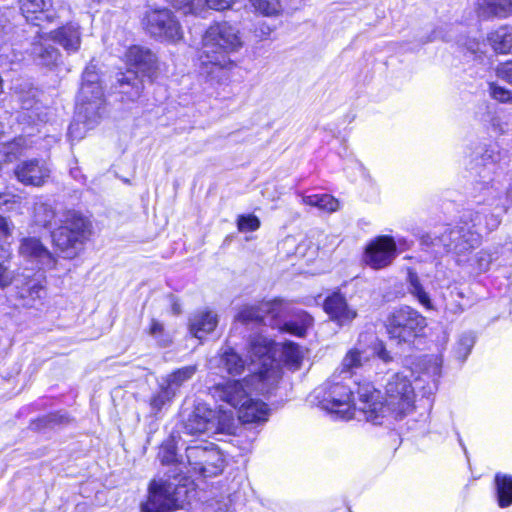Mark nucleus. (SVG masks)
Returning a JSON list of instances; mask_svg holds the SVG:
<instances>
[{
    "label": "nucleus",
    "instance_id": "1",
    "mask_svg": "<svg viewBox=\"0 0 512 512\" xmlns=\"http://www.w3.org/2000/svg\"><path fill=\"white\" fill-rule=\"evenodd\" d=\"M243 46L239 28L229 22L210 25L201 39L197 61L200 75L211 85L226 84L236 63L231 54Z\"/></svg>",
    "mask_w": 512,
    "mask_h": 512
},
{
    "label": "nucleus",
    "instance_id": "2",
    "mask_svg": "<svg viewBox=\"0 0 512 512\" xmlns=\"http://www.w3.org/2000/svg\"><path fill=\"white\" fill-rule=\"evenodd\" d=\"M339 376L333 375L326 382L321 400L322 407L345 420L353 418L355 410L358 409L368 421L376 423L383 411L380 391L369 382L359 383L356 391L358 400L354 402V392L346 383L339 380Z\"/></svg>",
    "mask_w": 512,
    "mask_h": 512
},
{
    "label": "nucleus",
    "instance_id": "3",
    "mask_svg": "<svg viewBox=\"0 0 512 512\" xmlns=\"http://www.w3.org/2000/svg\"><path fill=\"white\" fill-rule=\"evenodd\" d=\"M103 103V89L98 72L94 65H88L83 72L82 85L77 96L75 119L68 130L72 139H81L84 131L98 122Z\"/></svg>",
    "mask_w": 512,
    "mask_h": 512
},
{
    "label": "nucleus",
    "instance_id": "4",
    "mask_svg": "<svg viewBox=\"0 0 512 512\" xmlns=\"http://www.w3.org/2000/svg\"><path fill=\"white\" fill-rule=\"evenodd\" d=\"M276 347L273 340L261 334L251 336L247 345L251 380L257 381L256 389L262 395L272 393L282 378L280 364L275 358Z\"/></svg>",
    "mask_w": 512,
    "mask_h": 512
},
{
    "label": "nucleus",
    "instance_id": "5",
    "mask_svg": "<svg viewBox=\"0 0 512 512\" xmlns=\"http://www.w3.org/2000/svg\"><path fill=\"white\" fill-rule=\"evenodd\" d=\"M91 223L79 212L68 210L62 213L60 225L51 233L55 247L65 258H73L89 239Z\"/></svg>",
    "mask_w": 512,
    "mask_h": 512
},
{
    "label": "nucleus",
    "instance_id": "6",
    "mask_svg": "<svg viewBox=\"0 0 512 512\" xmlns=\"http://www.w3.org/2000/svg\"><path fill=\"white\" fill-rule=\"evenodd\" d=\"M149 495L141 504V512H171L182 507L187 489L173 482L153 480L149 485Z\"/></svg>",
    "mask_w": 512,
    "mask_h": 512
},
{
    "label": "nucleus",
    "instance_id": "7",
    "mask_svg": "<svg viewBox=\"0 0 512 512\" xmlns=\"http://www.w3.org/2000/svg\"><path fill=\"white\" fill-rule=\"evenodd\" d=\"M426 327V319L409 306L392 312L386 320V329L390 338L397 343H411L419 337Z\"/></svg>",
    "mask_w": 512,
    "mask_h": 512
},
{
    "label": "nucleus",
    "instance_id": "8",
    "mask_svg": "<svg viewBox=\"0 0 512 512\" xmlns=\"http://www.w3.org/2000/svg\"><path fill=\"white\" fill-rule=\"evenodd\" d=\"M159 70L155 53L142 46H130V98L139 96L145 82H151Z\"/></svg>",
    "mask_w": 512,
    "mask_h": 512
},
{
    "label": "nucleus",
    "instance_id": "9",
    "mask_svg": "<svg viewBox=\"0 0 512 512\" xmlns=\"http://www.w3.org/2000/svg\"><path fill=\"white\" fill-rule=\"evenodd\" d=\"M186 460L194 472L204 477L218 475L224 466V459L218 448L209 442L186 448Z\"/></svg>",
    "mask_w": 512,
    "mask_h": 512
},
{
    "label": "nucleus",
    "instance_id": "10",
    "mask_svg": "<svg viewBox=\"0 0 512 512\" xmlns=\"http://www.w3.org/2000/svg\"><path fill=\"white\" fill-rule=\"evenodd\" d=\"M385 404H383V411L378 416L384 415L385 408L403 415L411 410L414 403V389L410 380L399 373L390 377L385 387Z\"/></svg>",
    "mask_w": 512,
    "mask_h": 512
},
{
    "label": "nucleus",
    "instance_id": "11",
    "mask_svg": "<svg viewBox=\"0 0 512 512\" xmlns=\"http://www.w3.org/2000/svg\"><path fill=\"white\" fill-rule=\"evenodd\" d=\"M440 241L445 242L450 252L457 256L466 255L481 243L480 232L474 230L469 220L463 216V223L455 227H443Z\"/></svg>",
    "mask_w": 512,
    "mask_h": 512
},
{
    "label": "nucleus",
    "instance_id": "12",
    "mask_svg": "<svg viewBox=\"0 0 512 512\" xmlns=\"http://www.w3.org/2000/svg\"><path fill=\"white\" fill-rule=\"evenodd\" d=\"M142 24L153 37L177 42L183 37L181 26L168 9H155L146 13Z\"/></svg>",
    "mask_w": 512,
    "mask_h": 512
},
{
    "label": "nucleus",
    "instance_id": "13",
    "mask_svg": "<svg viewBox=\"0 0 512 512\" xmlns=\"http://www.w3.org/2000/svg\"><path fill=\"white\" fill-rule=\"evenodd\" d=\"M284 313L282 300L261 302L258 305H244L235 316V319L243 324H263L278 326V319Z\"/></svg>",
    "mask_w": 512,
    "mask_h": 512
},
{
    "label": "nucleus",
    "instance_id": "14",
    "mask_svg": "<svg viewBox=\"0 0 512 512\" xmlns=\"http://www.w3.org/2000/svg\"><path fill=\"white\" fill-rule=\"evenodd\" d=\"M183 432L188 435H200L210 432L215 426L217 411L209 408L205 403H198L190 411L181 413Z\"/></svg>",
    "mask_w": 512,
    "mask_h": 512
},
{
    "label": "nucleus",
    "instance_id": "15",
    "mask_svg": "<svg viewBox=\"0 0 512 512\" xmlns=\"http://www.w3.org/2000/svg\"><path fill=\"white\" fill-rule=\"evenodd\" d=\"M396 250V243L392 237L379 236L367 245L364 261L373 269H382L392 263Z\"/></svg>",
    "mask_w": 512,
    "mask_h": 512
},
{
    "label": "nucleus",
    "instance_id": "16",
    "mask_svg": "<svg viewBox=\"0 0 512 512\" xmlns=\"http://www.w3.org/2000/svg\"><path fill=\"white\" fill-rule=\"evenodd\" d=\"M509 163L510 159L507 153L500 151L498 147L492 146L485 149L476 159L477 173L482 183L489 184L499 171L503 172L508 169Z\"/></svg>",
    "mask_w": 512,
    "mask_h": 512
},
{
    "label": "nucleus",
    "instance_id": "17",
    "mask_svg": "<svg viewBox=\"0 0 512 512\" xmlns=\"http://www.w3.org/2000/svg\"><path fill=\"white\" fill-rule=\"evenodd\" d=\"M252 384L257 391V381L251 380V375L244 380H231L219 383L210 388L212 396L223 401L234 408H238L243 401L249 396L247 386Z\"/></svg>",
    "mask_w": 512,
    "mask_h": 512
},
{
    "label": "nucleus",
    "instance_id": "18",
    "mask_svg": "<svg viewBox=\"0 0 512 512\" xmlns=\"http://www.w3.org/2000/svg\"><path fill=\"white\" fill-rule=\"evenodd\" d=\"M16 281V298L19 306L32 308L42 303L46 295L42 274H35L33 277L26 275L23 281L19 279Z\"/></svg>",
    "mask_w": 512,
    "mask_h": 512
},
{
    "label": "nucleus",
    "instance_id": "19",
    "mask_svg": "<svg viewBox=\"0 0 512 512\" xmlns=\"http://www.w3.org/2000/svg\"><path fill=\"white\" fill-rule=\"evenodd\" d=\"M50 173L47 162L40 159L22 161L14 169L17 180L26 186H42L50 177Z\"/></svg>",
    "mask_w": 512,
    "mask_h": 512
},
{
    "label": "nucleus",
    "instance_id": "20",
    "mask_svg": "<svg viewBox=\"0 0 512 512\" xmlns=\"http://www.w3.org/2000/svg\"><path fill=\"white\" fill-rule=\"evenodd\" d=\"M323 308L339 326H348L357 317V310L349 305L346 297L339 291L326 297Z\"/></svg>",
    "mask_w": 512,
    "mask_h": 512
},
{
    "label": "nucleus",
    "instance_id": "21",
    "mask_svg": "<svg viewBox=\"0 0 512 512\" xmlns=\"http://www.w3.org/2000/svg\"><path fill=\"white\" fill-rule=\"evenodd\" d=\"M19 253L24 258L39 264L42 269H52L56 266V258L38 238H23L19 247Z\"/></svg>",
    "mask_w": 512,
    "mask_h": 512
},
{
    "label": "nucleus",
    "instance_id": "22",
    "mask_svg": "<svg viewBox=\"0 0 512 512\" xmlns=\"http://www.w3.org/2000/svg\"><path fill=\"white\" fill-rule=\"evenodd\" d=\"M51 40L47 33L37 32L34 37L31 43L30 54L38 65L49 67L55 65L59 60L60 52L50 44Z\"/></svg>",
    "mask_w": 512,
    "mask_h": 512
},
{
    "label": "nucleus",
    "instance_id": "23",
    "mask_svg": "<svg viewBox=\"0 0 512 512\" xmlns=\"http://www.w3.org/2000/svg\"><path fill=\"white\" fill-rule=\"evenodd\" d=\"M52 41L59 44L69 53L79 50L81 45V31L79 24L69 22L48 33Z\"/></svg>",
    "mask_w": 512,
    "mask_h": 512
},
{
    "label": "nucleus",
    "instance_id": "24",
    "mask_svg": "<svg viewBox=\"0 0 512 512\" xmlns=\"http://www.w3.org/2000/svg\"><path fill=\"white\" fill-rule=\"evenodd\" d=\"M51 0H21V11L27 21L40 26V21L53 22L55 14L50 11Z\"/></svg>",
    "mask_w": 512,
    "mask_h": 512
},
{
    "label": "nucleus",
    "instance_id": "25",
    "mask_svg": "<svg viewBox=\"0 0 512 512\" xmlns=\"http://www.w3.org/2000/svg\"><path fill=\"white\" fill-rule=\"evenodd\" d=\"M170 3L185 14H199L205 8L218 11L228 9L233 0H170Z\"/></svg>",
    "mask_w": 512,
    "mask_h": 512
},
{
    "label": "nucleus",
    "instance_id": "26",
    "mask_svg": "<svg viewBox=\"0 0 512 512\" xmlns=\"http://www.w3.org/2000/svg\"><path fill=\"white\" fill-rule=\"evenodd\" d=\"M237 409L238 418L242 423H256L267 420L268 408L266 404L249 396Z\"/></svg>",
    "mask_w": 512,
    "mask_h": 512
},
{
    "label": "nucleus",
    "instance_id": "27",
    "mask_svg": "<svg viewBox=\"0 0 512 512\" xmlns=\"http://www.w3.org/2000/svg\"><path fill=\"white\" fill-rule=\"evenodd\" d=\"M217 315L212 311H200L195 313L189 320V329L191 334L202 339L205 335L212 332L217 326Z\"/></svg>",
    "mask_w": 512,
    "mask_h": 512
},
{
    "label": "nucleus",
    "instance_id": "28",
    "mask_svg": "<svg viewBox=\"0 0 512 512\" xmlns=\"http://www.w3.org/2000/svg\"><path fill=\"white\" fill-rule=\"evenodd\" d=\"M476 11L483 19L505 18L512 14V0H478Z\"/></svg>",
    "mask_w": 512,
    "mask_h": 512
},
{
    "label": "nucleus",
    "instance_id": "29",
    "mask_svg": "<svg viewBox=\"0 0 512 512\" xmlns=\"http://www.w3.org/2000/svg\"><path fill=\"white\" fill-rule=\"evenodd\" d=\"M198 371V365H188L181 368H178L168 374L165 378L162 379V382L175 394H177L180 388L189 380L193 378V376Z\"/></svg>",
    "mask_w": 512,
    "mask_h": 512
},
{
    "label": "nucleus",
    "instance_id": "30",
    "mask_svg": "<svg viewBox=\"0 0 512 512\" xmlns=\"http://www.w3.org/2000/svg\"><path fill=\"white\" fill-rule=\"evenodd\" d=\"M369 362V355L365 350H360L357 348L350 349L344 358L342 359L340 365V374H346L351 377L356 370L362 368L365 364Z\"/></svg>",
    "mask_w": 512,
    "mask_h": 512
},
{
    "label": "nucleus",
    "instance_id": "31",
    "mask_svg": "<svg viewBox=\"0 0 512 512\" xmlns=\"http://www.w3.org/2000/svg\"><path fill=\"white\" fill-rule=\"evenodd\" d=\"M246 361L232 348L224 349L218 358V367L231 375H239L245 369Z\"/></svg>",
    "mask_w": 512,
    "mask_h": 512
},
{
    "label": "nucleus",
    "instance_id": "32",
    "mask_svg": "<svg viewBox=\"0 0 512 512\" xmlns=\"http://www.w3.org/2000/svg\"><path fill=\"white\" fill-rule=\"evenodd\" d=\"M464 217L469 220L474 230L479 232L482 227L488 231H493L501 222L499 215L487 214L485 211L468 212L464 214Z\"/></svg>",
    "mask_w": 512,
    "mask_h": 512
},
{
    "label": "nucleus",
    "instance_id": "33",
    "mask_svg": "<svg viewBox=\"0 0 512 512\" xmlns=\"http://www.w3.org/2000/svg\"><path fill=\"white\" fill-rule=\"evenodd\" d=\"M488 39L497 53H510L512 51V26L498 28L489 35Z\"/></svg>",
    "mask_w": 512,
    "mask_h": 512
},
{
    "label": "nucleus",
    "instance_id": "34",
    "mask_svg": "<svg viewBox=\"0 0 512 512\" xmlns=\"http://www.w3.org/2000/svg\"><path fill=\"white\" fill-rule=\"evenodd\" d=\"M495 486L497 502L501 508L512 505V476L506 474H496Z\"/></svg>",
    "mask_w": 512,
    "mask_h": 512
},
{
    "label": "nucleus",
    "instance_id": "35",
    "mask_svg": "<svg viewBox=\"0 0 512 512\" xmlns=\"http://www.w3.org/2000/svg\"><path fill=\"white\" fill-rule=\"evenodd\" d=\"M306 205L314 206L320 210L332 213L339 209V201L329 194H313L303 198Z\"/></svg>",
    "mask_w": 512,
    "mask_h": 512
},
{
    "label": "nucleus",
    "instance_id": "36",
    "mask_svg": "<svg viewBox=\"0 0 512 512\" xmlns=\"http://www.w3.org/2000/svg\"><path fill=\"white\" fill-rule=\"evenodd\" d=\"M443 236V229L438 232L427 233L421 236L420 243L425 250H430L436 255H441L450 252L446 247L445 242L440 241Z\"/></svg>",
    "mask_w": 512,
    "mask_h": 512
},
{
    "label": "nucleus",
    "instance_id": "37",
    "mask_svg": "<svg viewBox=\"0 0 512 512\" xmlns=\"http://www.w3.org/2000/svg\"><path fill=\"white\" fill-rule=\"evenodd\" d=\"M54 218L55 211L50 204L43 201L35 202L33 210V220L35 224L48 227Z\"/></svg>",
    "mask_w": 512,
    "mask_h": 512
},
{
    "label": "nucleus",
    "instance_id": "38",
    "mask_svg": "<svg viewBox=\"0 0 512 512\" xmlns=\"http://www.w3.org/2000/svg\"><path fill=\"white\" fill-rule=\"evenodd\" d=\"M282 356L285 364L293 370H297L300 367L303 359V353L300 347L292 342H287L283 345Z\"/></svg>",
    "mask_w": 512,
    "mask_h": 512
},
{
    "label": "nucleus",
    "instance_id": "39",
    "mask_svg": "<svg viewBox=\"0 0 512 512\" xmlns=\"http://www.w3.org/2000/svg\"><path fill=\"white\" fill-rule=\"evenodd\" d=\"M313 319L305 312L299 314V321H289L283 324V329L298 337H303L312 325Z\"/></svg>",
    "mask_w": 512,
    "mask_h": 512
},
{
    "label": "nucleus",
    "instance_id": "40",
    "mask_svg": "<svg viewBox=\"0 0 512 512\" xmlns=\"http://www.w3.org/2000/svg\"><path fill=\"white\" fill-rule=\"evenodd\" d=\"M28 146L27 139L24 137L15 138L13 141L8 142L3 146V156L5 161L11 162L21 155Z\"/></svg>",
    "mask_w": 512,
    "mask_h": 512
},
{
    "label": "nucleus",
    "instance_id": "41",
    "mask_svg": "<svg viewBox=\"0 0 512 512\" xmlns=\"http://www.w3.org/2000/svg\"><path fill=\"white\" fill-rule=\"evenodd\" d=\"M149 335L155 339L160 347H168L172 343V336L166 331L164 325L152 319L149 326Z\"/></svg>",
    "mask_w": 512,
    "mask_h": 512
},
{
    "label": "nucleus",
    "instance_id": "42",
    "mask_svg": "<svg viewBox=\"0 0 512 512\" xmlns=\"http://www.w3.org/2000/svg\"><path fill=\"white\" fill-rule=\"evenodd\" d=\"M409 290L418 299V301L426 308H431V301L429 295L425 292L422 285L420 284L419 278L416 273H408Z\"/></svg>",
    "mask_w": 512,
    "mask_h": 512
},
{
    "label": "nucleus",
    "instance_id": "43",
    "mask_svg": "<svg viewBox=\"0 0 512 512\" xmlns=\"http://www.w3.org/2000/svg\"><path fill=\"white\" fill-rule=\"evenodd\" d=\"M175 396L176 394L162 382L160 391L150 400L152 410L160 411L166 404L170 403Z\"/></svg>",
    "mask_w": 512,
    "mask_h": 512
},
{
    "label": "nucleus",
    "instance_id": "44",
    "mask_svg": "<svg viewBox=\"0 0 512 512\" xmlns=\"http://www.w3.org/2000/svg\"><path fill=\"white\" fill-rule=\"evenodd\" d=\"M253 8L264 16H274L280 13L279 0H248Z\"/></svg>",
    "mask_w": 512,
    "mask_h": 512
},
{
    "label": "nucleus",
    "instance_id": "45",
    "mask_svg": "<svg viewBox=\"0 0 512 512\" xmlns=\"http://www.w3.org/2000/svg\"><path fill=\"white\" fill-rule=\"evenodd\" d=\"M474 343L475 337L473 336L472 333H464L463 335H461L457 342V347L455 351L457 358L464 361L471 352Z\"/></svg>",
    "mask_w": 512,
    "mask_h": 512
},
{
    "label": "nucleus",
    "instance_id": "46",
    "mask_svg": "<svg viewBox=\"0 0 512 512\" xmlns=\"http://www.w3.org/2000/svg\"><path fill=\"white\" fill-rule=\"evenodd\" d=\"M237 227L240 232L256 231L260 227V220L255 215H240L237 219Z\"/></svg>",
    "mask_w": 512,
    "mask_h": 512
},
{
    "label": "nucleus",
    "instance_id": "47",
    "mask_svg": "<svg viewBox=\"0 0 512 512\" xmlns=\"http://www.w3.org/2000/svg\"><path fill=\"white\" fill-rule=\"evenodd\" d=\"M489 92L491 97L499 102L512 103V92L504 87L490 83Z\"/></svg>",
    "mask_w": 512,
    "mask_h": 512
},
{
    "label": "nucleus",
    "instance_id": "48",
    "mask_svg": "<svg viewBox=\"0 0 512 512\" xmlns=\"http://www.w3.org/2000/svg\"><path fill=\"white\" fill-rule=\"evenodd\" d=\"M233 417L232 415H228L226 412H224L222 415L217 412V418L215 420V426L213 429H211V432H226L229 431L233 424Z\"/></svg>",
    "mask_w": 512,
    "mask_h": 512
},
{
    "label": "nucleus",
    "instance_id": "49",
    "mask_svg": "<svg viewBox=\"0 0 512 512\" xmlns=\"http://www.w3.org/2000/svg\"><path fill=\"white\" fill-rule=\"evenodd\" d=\"M159 458L163 464H172L177 462L175 446L172 444L163 445L159 452Z\"/></svg>",
    "mask_w": 512,
    "mask_h": 512
},
{
    "label": "nucleus",
    "instance_id": "50",
    "mask_svg": "<svg viewBox=\"0 0 512 512\" xmlns=\"http://www.w3.org/2000/svg\"><path fill=\"white\" fill-rule=\"evenodd\" d=\"M496 74L499 78L512 84V60L499 64Z\"/></svg>",
    "mask_w": 512,
    "mask_h": 512
},
{
    "label": "nucleus",
    "instance_id": "51",
    "mask_svg": "<svg viewBox=\"0 0 512 512\" xmlns=\"http://www.w3.org/2000/svg\"><path fill=\"white\" fill-rule=\"evenodd\" d=\"M21 197L9 193H0V206L5 207L7 210H12L14 205L19 204Z\"/></svg>",
    "mask_w": 512,
    "mask_h": 512
},
{
    "label": "nucleus",
    "instance_id": "52",
    "mask_svg": "<svg viewBox=\"0 0 512 512\" xmlns=\"http://www.w3.org/2000/svg\"><path fill=\"white\" fill-rule=\"evenodd\" d=\"M476 262L480 271H487L492 262V257L485 251H480L476 254Z\"/></svg>",
    "mask_w": 512,
    "mask_h": 512
},
{
    "label": "nucleus",
    "instance_id": "53",
    "mask_svg": "<svg viewBox=\"0 0 512 512\" xmlns=\"http://www.w3.org/2000/svg\"><path fill=\"white\" fill-rule=\"evenodd\" d=\"M13 274L3 263H0V288L4 289L13 281Z\"/></svg>",
    "mask_w": 512,
    "mask_h": 512
},
{
    "label": "nucleus",
    "instance_id": "54",
    "mask_svg": "<svg viewBox=\"0 0 512 512\" xmlns=\"http://www.w3.org/2000/svg\"><path fill=\"white\" fill-rule=\"evenodd\" d=\"M306 0H279L280 2V11L283 8H286L291 11H295L300 9Z\"/></svg>",
    "mask_w": 512,
    "mask_h": 512
},
{
    "label": "nucleus",
    "instance_id": "55",
    "mask_svg": "<svg viewBox=\"0 0 512 512\" xmlns=\"http://www.w3.org/2000/svg\"><path fill=\"white\" fill-rule=\"evenodd\" d=\"M13 228V224L7 218L0 216V237L10 236Z\"/></svg>",
    "mask_w": 512,
    "mask_h": 512
},
{
    "label": "nucleus",
    "instance_id": "56",
    "mask_svg": "<svg viewBox=\"0 0 512 512\" xmlns=\"http://www.w3.org/2000/svg\"><path fill=\"white\" fill-rule=\"evenodd\" d=\"M490 122L494 131L501 134L505 133L506 123H504L499 116H493Z\"/></svg>",
    "mask_w": 512,
    "mask_h": 512
},
{
    "label": "nucleus",
    "instance_id": "57",
    "mask_svg": "<svg viewBox=\"0 0 512 512\" xmlns=\"http://www.w3.org/2000/svg\"><path fill=\"white\" fill-rule=\"evenodd\" d=\"M115 79L119 88H122L127 84L125 72H123L121 69L115 73Z\"/></svg>",
    "mask_w": 512,
    "mask_h": 512
},
{
    "label": "nucleus",
    "instance_id": "58",
    "mask_svg": "<svg viewBox=\"0 0 512 512\" xmlns=\"http://www.w3.org/2000/svg\"><path fill=\"white\" fill-rule=\"evenodd\" d=\"M378 356L384 362H390L392 360V357L390 356V353L384 347H381L379 349Z\"/></svg>",
    "mask_w": 512,
    "mask_h": 512
},
{
    "label": "nucleus",
    "instance_id": "59",
    "mask_svg": "<svg viewBox=\"0 0 512 512\" xmlns=\"http://www.w3.org/2000/svg\"><path fill=\"white\" fill-rule=\"evenodd\" d=\"M260 30H261L260 37H262V38L269 36L272 31L271 28L265 24H262Z\"/></svg>",
    "mask_w": 512,
    "mask_h": 512
},
{
    "label": "nucleus",
    "instance_id": "60",
    "mask_svg": "<svg viewBox=\"0 0 512 512\" xmlns=\"http://www.w3.org/2000/svg\"><path fill=\"white\" fill-rule=\"evenodd\" d=\"M479 43L478 42H472L471 45L468 47V49L473 53L476 54L479 50Z\"/></svg>",
    "mask_w": 512,
    "mask_h": 512
},
{
    "label": "nucleus",
    "instance_id": "61",
    "mask_svg": "<svg viewBox=\"0 0 512 512\" xmlns=\"http://www.w3.org/2000/svg\"><path fill=\"white\" fill-rule=\"evenodd\" d=\"M172 310H173L174 314H179L181 312L180 304L177 302H174L172 305Z\"/></svg>",
    "mask_w": 512,
    "mask_h": 512
},
{
    "label": "nucleus",
    "instance_id": "62",
    "mask_svg": "<svg viewBox=\"0 0 512 512\" xmlns=\"http://www.w3.org/2000/svg\"><path fill=\"white\" fill-rule=\"evenodd\" d=\"M433 375L434 376H439L440 375V366L437 362L434 363V366H433Z\"/></svg>",
    "mask_w": 512,
    "mask_h": 512
},
{
    "label": "nucleus",
    "instance_id": "63",
    "mask_svg": "<svg viewBox=\"0 0 512 512\" xmlns=\"http://www.w3.org/2000/svg\"><path fill=\"white\" fill-rule=\"evenodd\" d=\"M449 310L453 311L454 313L462 312L464 311V308L460 305H455V307L448 308Z\"/></svg>",
    "mask_w": 512,
    "mask_h": 512
},
{
    "label": "nucleus",
    "instance_id": "64",
    "mask_svg": "<svg viewBox=\"0 0 512 512\" xmlns=\"http://www.w3.org/2000/svg\"><path fill=\"white\" fill-rule=\"evenodd\" d=\"M507 198L512 202V187L507 191Z\"/></svg>",
    "mask_w": 512,
    "mask_h": 512
}]
</instances>
